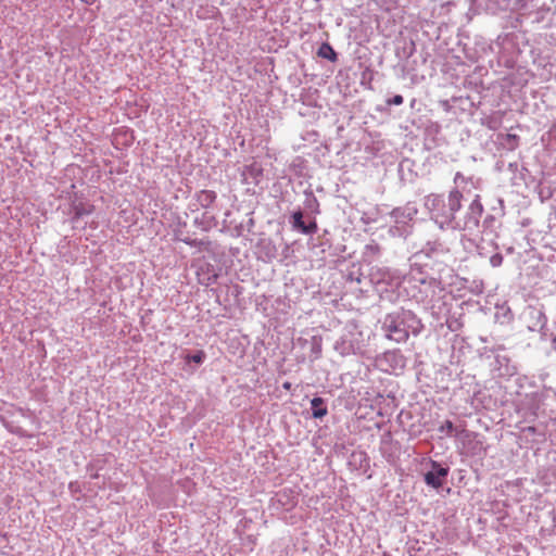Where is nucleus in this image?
Returning <instances> with one entry per match:
<instances>
[{
    "label": "nucleus",
    "instance_id": "obj_13",
    "mask_svg": "<svg viewBox=\"0 0 556 556\" xmlns=\"http://www.w3.org/2000/svg\"><path fill=\"white\" fill-rule=\"evenodd\" d=\"M407 338H408V333L404 331V332L402 333L401 340H405V339H407ZM397 341H400V339H399Z\"/></svg>",
    "mask_w": 556,
    "mask_h": 556
},
{
    "label": "nucleus",
    "instance_id": "obj_16",
    "mask_svg": "<svg viewBox=\"0 0 556 556\" xmlns=\"http://www.w3.org/2000/svg\"><path fill=\"white\" fill-rule=\"evenodd\" d=\"M498 261H502V257H498V260L492 258L493 265H496V263H498Z\"/></svg>",
    "mask_w": 556,
    "mask_h": 556
},
{
    "label": "nucleus",
    "instance_id": "obj_5",
    "mask_svg": "<svg viewBox=\"0 0 556 556\" xmlns=\"http://www.w3.org/2000/svg\"><path fill=\"white\" fill-rule=\"evenodd\" d=\"M318 55L330 61H336L337 59V53L329 43L321 45L318 50Z\"/></svg>",
    "mask_w": 556,
    "mask_h": 556
},
{
    "label": "nucleus",
    "instance_id": "obj_18",
    "mask_svg": "<svg viewBox=\"0 0 556 556\" xmlns=\"http://www.w3.org/2000/svg\"><path fill=\"white\" fill-rule=\"evenodd\" d=\"M498 261H502V257H498V260L492 258L493 265H496V263H498Z\"/></svg>",
    "mask_w": 556,
    "mask_h": 556
},
{
    "label": "nucleus",
    "instance_id": "obj_11",
    "mask_svg": "<svg viewBox=\"0 0 556 556\" xmlns=\"http://www.w3.org/2000/svg\"><path fill=\"white\" fill-rule=\"evenodd\" d=\"M202 358H203V355L202 353L200 352L199 354H195V355H192L190 357V359L194 363H201L202 362Z\"/></svg>",
    "mask_w": 556,
    "mask_h": 556
},
{
    "label": "nucleus",
    "instance_id": "obj_1",
    "mask_svg": "<svg viewBox=\"0 0 556 556\" xmlns=\"http://www.w3.org/2000/svg\"><path fill=\"white\" fill-rule=\"evenodd\" d=\"M433 467H438V470L435 472H433V471L427 472L425 475V481L428 485L439 489L442 486V484H443L442 478L447 476L448 469L440 467L437 463H433Z\"/></svg>",
    "mask_w": 556,
    "mask_h": 556
},
{
    "label": "nucleus",
    "instance_id": "obj_6",
    "mask_svg": "<svg viewBox=\"0 0 556 556\" xmlns=\"http://www.w3.org/2000/svg\"><path fill=\"white\" fill-rule=\"evenodd\" d=\"M93 212V206L92 205H88L87 207H85L84 205H77L75 206V215L77 217H80L83 215H89Z\"/></svg>",
    "mask_w": 556,
    "mask_h": 556
},
{
    "label": "nucleus",
    "instance_id": "obj_4",
    "mask_svg": "<svg viewBox=\"0 0 556 556\" xmlns=\"http://www.w3.org/2000/svg\"><path fill=\"white\" fill-rule=\"evenodd\" d=\"M463 194L459 190L454 189L448 194V207L452 213H456L462 207Z\"/></svg>",
    "mask_w": 556,
    "mask_h": 556
},
{
    "label": "nucleus",
    "instance_id": "obj_17",
    "mask_svg": "<svg viewBox=\"0 0 556 556\" xmlns=\"http://www.w3.org/2000/svg\"><path fill=\"white\" fill-rule=\"evenodd\" d=\"M498 261H502V257H498V260L492 258L493 265H496V263H498Z\"/></svg>",
    "mask_w": 556,
    "mask_h": 556
},
{
    "label": "nucleus",
    "instance_id": "obj_12",
    "mask_svg": "<svg viewBox=\"0 0 556 556\" xmlns=\"http://www.w3.org/2000/svg\"><path fill=\"white\" fill-rule=\"evenodd\" d=\"M86 4H93L97 0H81Z\"/></svg>",
    "mask_w": 556,
    "mask_h": 556
},
{
    "label": "nucleus",
    "instance_id": "obj_8",
    "mask_svg": "<svg viewBox=\"0 0 556 556\" xmlns=\"http://www.w3.org/2000/svg\"><path fill=\"white\" fill-rule=\"evenodd\" d=\"M470 208L472 211H477L479 214L483 212V206L479 200V197L477 195L476 199L472 201Z\"/></svg>",
    "mask_w": 556,
    "mask_h": 556
},
{
    "label": "nucleus",
    "instance_id": "obj_9",
    "mask_svg": "<svg viewBox=\"0 0 556 556\" xmlns=\"http://www.w3.org/2000/svg\"><path fill=\"white\" fill-rule=\"evenodd\" d=\"M403 102H404V99L401 94H396L392 99H389L387 101V103L389 105H401V104H403Z\"/></svg>",
    "mask_w": 556,
    "mask_h": 556
},
{
    "label": "nucleus",
    "instance_id": "obj_2",
    "mask_svg": "<svg viewBox=\"0 0 556 556\" xmlns=\"http://www.w3.org/2000/svg\"><path fill=\"white\" fill-rule=\"evenodd\" d=\"M311 405H312V410H313L312 412V416L314 418L320 419V418L325 417L328 414V409L325 406L324 399H321V397H314L311 401Z\"/></svg>",
    "mask_w": 556,
    "mask_h": 556
},
{
    "label": "nucleus",
    "instance_id": "obj_15",
    "mask_svg": "<svg viewBox=\"0 0 556 556\" xmlns=\"http://www.w3.org/2000/svg\"><path fill=\"white\" fill-rule=\"evenodd\" d=\"M498 261H502V257H498V260L492 258L493 265H496V263H498Z\"/></svg>",
    "mask_w": 556,
    "mask_h": 556
},
{
    "label": "nucleus",
    "instance_id": "obj_7",
    "mask_svg": "<svg viewBox=\"0 0 556 556\" xmlns=\"http://www.w3.org/2000/svg\"><path fill=\"white\" fill-rule=\"evenodd\" d=\"M294 218V225L299 228H301L303 231H306V227L304 225V222L302 220V213L298 212L293 215Z\"/></svg>",
    "mask_w": 556,
    "mask_h": 556
},
{
    "label": "nucleus",
    "instance_id": "obj_19",
    "mask_svg": "<svg viewBox=\"0 0 556 556\" xmlns=\"http://www.w3.org/2000/svg\"><path fill=\"white\" fill-rule=\"evenodd\" d=\"M206 286H210L211 281H203Z\"/></svg>",
    "mask_w": 556,
    "mask_h": 556
},
{
    "label": "nucleus",
    "instance_id": "obj_3",
    "mask_svg": "<svg viewBox=\"0 0 556 556\" xmlns=\"http://www.w3.org/2000/svg\"><path fill=\"white\" fill-rule=\"evenodd\" d=\"M197 200L202 207H208L216 200V193L212 190H201L197 194Z\"/></svg>",
    "mask_w": 556,
    "mask_h": 556
},
{
    "label": "nucleus",
    "instance_id": "obj_14",
    "mask_svg": "<svg viewBox=\"0 0 556 556\" xmlns=\"http://www.w3.org/2000/svg\"><path fill=\"white\" fill-rule=\"evenodd\" d=\"M290 387H291V383H290V382H285V383H283V388H285V389L289 390V389H290Z\"/></svg>",
    "mask_w": 556,
    "mask_h": 556
},
{
    "label": "nucleus",
    "instance_id": "obj_10",
    "mask_svg": "<svg viewBox=\"0 0 556 556\" xmlns=\"http://www.w3.org/2000/svg\"><path fill=\"white\" fill-rule=\"evenodd\" d=\"M441 430H446L451 433L454 430V425L451 420H446L445 424L441 427Z\"/></svg>",
    "mask_w": 556,
    "mask_h": 556
}]
</instances>
